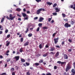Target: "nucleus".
<instances>
[{
  "instance_id": "1",
  "label": "nucleus",
  "mask_w": 75,
  "mask_h": 75,
  "mask_svg": "<svg viewBox=\"0 0 75 75\" xmlns=\"http://www.w3.org/2000/svg\"><path fill=\"white\" fill-rule=\"evenodd\" d=\"M15 17V16L12 17V15L11 14H10L9 18L8 16H7L6 17V18H7V19L9 20H13V19H14V18Z\"/></svg>"
},
{
  "instance_id": "2",
  "label": "nucleus",
  "mask_w": 75,
  "mask_h": 75,
  "mask_svg": "<svg viewBox=\"0 0 75 75\" xmlns=\"http://www.w3.org/2000/svg\"><path fill=\"white\" fill-rule=\"evenodd\" d=\"M71 68V64H69V63L67 64V67L66 69V72H68V70L69 69H70Z\"/></svg>"
},
{
  "instance_id": "3",
  "label": "nucleus",
  "mask_w": 75,
  "mask_h": 75,
  "mask_svg": "<svg viewBox=\"0 0 75 75\" xmlns=\"http://www.w3.org/2000/svg\"><path fill=\"white\" fill-rule=\"evenodd\" d=\"M41 11H45V9L43 8H40L37 11L36 14H40V13Z\"/></svg>"
},
{
  "instance_id": "4",
  "label": "nucleus",
  "mask_w": 75,
  "mask_h": 75,
  "mask_svg": "<svg viewBox=\"0 0 75 75\" xmlns=\"http://www.w3.org/2000/svg\"><path fill=\"white\" fill-rule=\"evenodd\" d=\"M64 26L65 27H66V28H68V27H70L71 25V24H69L68 23H66L64 24Z\"/></svg>"
},
{
  "instance_id": "5",
  "label": "nucleus",
  "mask_w": 75,
  "mask_h": 75,
  "mask_svg": "<svg viewBox=\"0 0 75 75\" xmlns=\"http://www.w3.org/2000/svg\"><path fill=\"white\" fill-rule=\"evenodd\" d=\"M58 40H59V38H56L54 39V44H57L58 43Z\"/></svg>"
},
{
  "instance_id": "6",
  "label": "nucleus",
  "mask_w": 75,
  "mask_h": 75,
  "mask_svg": "<svg viewBox=\"0 0 75 75\" xmlns=\"http://www.w3.org/2000/svg\"><path fill=\"white\" fill-rule=\"evenodd\" d=\"M54 50H55V48L54 47H50V49H49L50 51H53Z\"/></svg>"
},
{
  "instance_id": "7",
  "label": "nucleus",
  "mask_w": 75,
  "mask_h": 75,
  "mask_svg": "<svg viewBox=\"0 0 75 75\" xmlns=\"http://www.w3.org/2000/svg\"><path fill=\"white\" fill-rule=\"evenodd\" d=\"M14 59H16V61H17L18 60H19V58H20V56H15L14 57Z\"/></svg>"
},
{
  "instance_id": "8",
  "label": "nucleus",
  "mask_w": 75,
  "mask_h": 75,
  "mask_svg": "<svg viewBox=\"0 0 75 75\" xmlns=\"http://www.w3.org/2000/svg\"><path fill=\"white\" fill-rule=\"evenodd\" d=\"M64 59H68V57L67 55L66 54H64Z\"/></svg>"
},
{
  "instance_id": "9",
  "label": "nucleus",
  "mask_w": 75,
  "mask_h": 75,
  "mask_svg": "<svg viewBox=\"0 0 75 75\" xmlns=\"http://www.w3.org/2000/svg\"><path fill=\"white\" fill-rule=\"evenodd\" d=\"M59 52H57L55 55V57H56V58H57V57H58L59 56Z\"/></svg>"
},
{
  "instance_id": "10",
  "label": "nucleus",
  "mask_w": 75,
  "mask_h": 75,
  "mask_svg": "<svg viewBox=\"0 0 75 75\" xmlns=\"http://www.w3.org/2000/svg\"><path fill=\"white\" fill-rule=\"evenodd\" d=\"M48 54H49V52H46L45 53V54H43L42 56L44 57H45L47 56L48 55Z\"/></svg>"
},
{
  "instance_id": "11",
  "label": "nucleus",
  "mask_w": 75,
  "mask_h": 75,
  "mask_svg": "<svg viewBox=\"0 0 75 75\" xmlns=\"http://www.w3.org/2000/svg\"><path fill=\"white\" fill-rule=\"evenodd\" d=\"M28 44H29V42H27L24 43L23 45L24 46H27L28 45Z\"/></svg>"
},
{
  "instance_id": "12",
  "label": "nucleus",
  "mask_w": 75,
  "mask_h": 75,
  "mask_svg": "<svg viewBox=\"0 0 75 75\" xmlns=\"http://www.w3.org/2000/svg\"><path fill=\"white\" fill-rule=\"evenodd\" d=\"M6 42H8L6 44V46L8 47V45H10V42H8V40H7L6 41Z\"/></svg>"
},
{
  "instance_id": "13",
  "label": "nucleus",
  "mask_w": 75,
  "mask_h": 75,
  "mask_svg": "<svg viewBox=\"0 0 75 75\" xmlns=\"http://www.w3.org/2000/svg\"><path fill=\"white\" fill-rule=\"evenodd\" d=\"M55 10H56V11L55 12H58V11H60V9H58V8H55Z\"/></svg>"
},
{
  "instance_id": "14",
  "label": "nucleus",
  "mask_w": 75,
  "mask_h": 75,
  "mask_svg": "<svg viewBox=\"0 0 75 75\" xmlns=\"http://www.w3.org/2000/svg\"><path fill=\"white\" fill-rule=\"evenodd\" d=\"M22 14L23 17H27V16L26 15V14L24 13H22Z\"/></svg>"
},
{
  "instance_id": "15",
  "label": "nucleus",
  "mask_w": 75,
  "mask_h": 75,
  "mask_svg": "<svg viewBox=\"0 0 75 75\" xmlns=\"http://www.w3.org/2000/svg\"><path fill=\"white\" fill-rule=\"evenodd\" d=\"M19 51L20 52H22L23 51V48L21 47L19 50Z\"/></svg>"
},
{
  "instance_id": "16",
  "label": "nucleus",
  "mask_w": 75,
  "mask_h": 75,
  "mask_svg": "<svg viewBox=\"0 0 75 75\" xmlns=\"http://www.w3.org/2000/svg\"><path fill=\"white\" fill-rule=\"evenodd\" d=\"M10 71L11 72H14V68H12L11 69Z\"/></svg>"
},
{
  "instance_id": "17",
  "label": "nucleus",
  "mask_w": 75,
  "mask_h": 75,
  "mask_svg": "<svg viewBox=\"0 0 75 75\" xmlns=\"http://www.w3.org/2000/svg\"><path fill=\"white\" fill-rule=\"evenodd\" d=\"M21 61L22 62H25V60L23 59H21Z\"/></svg>"
},
{
  "instance_id": "18",
  "label": "nucleus",
  "mask_w": 75,
  "mask_h": 75,
  "mask_svg": "<svg viewBox=\"0 0 75 75\" xmlns=\"http://www.w3.org/2000/svg\"><path fill=\"white\" fill-rule=\"evenodd\" d=\"M39 48L41 49L42 48V43L40 44L39 45Z\"/></svg>"
},
{
  "instance_id": "19",
  "label": "nucleus",
  "mask_w": 75,
  "mask_h": 75,
  "mask_svg": "<svg viewBox=\"0 0 75 75\" xmlns=\"http://www.w3.org/2000/svg\"><path fill=\"white\" fill-rule=\"evenodd\" d=\"M47 4H48V5H49V6H51V5L52 4V3L50 2H47Z\"/></svg>"
},
{
  "instance_id": "20",
  "label": "nucleus",
  "mask_w": 75,
  "mask_h": 75,
  "mask_svg": "<svg viewBox=\"0 0 75 75\" xmlns=\"http://www.w3.org/2000/svg\"><path fill=\"white\" fill-rule=\"evenodd\" d=\"M44 61V60L43 59H41L39 62L41 64V63H42V62H43Z\"/></svg>"
},
{
  "instance_id": "21",
  "label": "nucleus",
  "mask_w": 75,
  "mask_h": 75,
  "mask_svg": "<svg viewBox=\"0 0 75 75\" xmlns=\"http://www.w3.org/2000/svg\"><path fill=\"white\" fill-rule=\"evenodd\" d=\"M65 64V65L66 64V62H61V65H64V64Z\"/></svg>"
},
{
  "instance_id": "22",
  "label": "nucleus",
  "mask_w": 75,
  "mask_h": 75,
  "mask_svg": "<svg viewBox=\"0 0 75 75\" xmlns=\"http://www.w3.org/2000/svg\"><path fill=\"white\" fill-rule=\"evenodd\" d=\"M43 29H48V27L47 26H44L42 28Z\"/></svg>"
},
{
  "instance_id": "23",
  "label": "nucleus",
  "mask_w": 75,
  "mask_h": 75,
  "mask_svg": "<svg viewBox=\"0 0 75 75\" xmlns=\"http://www.w3.org/2000/svg\"><path fill=\"white\" fill-rule=\"evenodd\" d=\"M62 17H66V15H65V14H64V13H62Z\"/></svg>"
},
{
  "instance_id": "24",
  "label": "nucleus",
  "mask_w": 75,
  "mask_h": 75,
  "mask_svg": "<svg viewBox=\"0 0 75 75\" xmlns=\"http://www.w3.org/2000/svg\"><path fill=\"white\" fill-rule=\"evenodd\" d=\"M51 20H52V17H51V18H49L48 19V21H49V22H50L51 21Z\"/></svg>"
},
{
  "instance_id": "25",
  "label": "nucleus",
  "mask_w": 75,
  "mask_h": 75,
  "mask_svg": "<svg viewBox=\"0 0 75 75\" xmlns=\"http://www.w3.org/2000/svg\"><path fill=\"white\" fill-rule=\"evenodd\" d=\"M32 34H31V33H29L28 35V36L29 37H31L32 36Z\"/></svg>"
},
{
  "instance_id": "26",
  "label": "nucleus",
  "mask_w": 75,
  "mask_h": 75,
  "mask_svg": "<svg viewBox=\"0 0 75 75\" xmlns=\"http://www.w3.org/2000/svg\"><path fill=\"white\" fill-rule=\"evenodd\" d=\"M71 24H72V25H74V23H75V22L72 21L71 22Z\"/></svg>"
},
{
  "instance_id": "27",
  "label": "nucleus",
  "mask_w": 75,
  "mask_h": 75,
  "mask_svg": "<svg viewBox=\"0 0 75 75\" xmlns=\"http://www.w3.org/2000/svg\"><path fill=\"white\" fill-rule=\"evenodd\" d=\"M25 64L27 66H29V65H30V63L27 62H26Z\"/></svg>"
},
{
  "instance_id": "28",
  "label": "nucleus",
  "mask_w": 75,
  "mask_h": 75,
  "mask_svg": "<svg viewBox=\"0 0 75 75\" xmlns=\"http://www.w3.org/2000/svg\"><path fill=\"white\" fill-rule=\"evenodd\" d=\"M17 11H21V9L20 8H17L16 9Z\"/></svg>"
},
{
  "instance_id": "29",
  "label": "nucleus",
  "mask_w": 75,
  "mask_h": 75,
  "mask_svg": "<svg viewBox=\"0 0 75 75\" xmlns=\"http://www.w3.org/2000/svg\"><path fill=\"white\" fill-rule=\"evenodd\" d=\"M4 18H2L1 20V23H3L4 21Z\"/></svg>"
},
{
  "instance_id": "30",
  "label": "nucleus",
  "mask_w": 75,
  "mask_h": 75,
  "mask_svg": "<svg viewBox=\"0 0 75 75\" xmlns=\"http://www.w3.org/2000/svg\"><path fill=\"white\" fill-rule=\"evenodd\" d=\"M64 20L65 21H66V22H67L68 21V19L67 18L66 19H64Z\"/></svg>"
},
{
  "instance_id": "31",
  "label": "nucleus",
  "mask_w": 75,
  "mask_h": 75,
  "mask_svg": "<svg viewBox=\"0 0 75 75\" xmlns=\"http://www.w3.org/2000/svg\"><path fill=\"white\" fill-rule=\"evenodd\" d=\"M35 1H36L38 3H39V2H41V0H35Z\"/></svg>"
},
{
  "instance_id": "32",
  "label": "nucleus",
  "mask_w": 75,
  "mask_h": 75,
  "mask_svg": "<svg viewBox=\"0 0 75 75\" xmlns=\"http://www.w3.org/2000/svg\"><path fill=\"white\" fill-rule=\"evenodd\" d=\"M10 34L8 35L7 36V38H10Z\"/></svg>"
},
{
  "instance_id": "33",
  "label": "nucleus",
  "mask_w": 75,
  "mask_h": 75,
  "mask_svg": "<svg viewBox=\"0 0 75 75\" xmlns=\"http://www.w3.org/2000/svg\"><path fill=\"white\" fill-rule=\"evenodd\" d=\"M35 65L36 66H38L39 65V63H35Z\"/></svg>"
},
{
  "instance_id": "34",
  "label": "nucleus",
  "mask_w": 75,
  "mask_h": 75,
  "mask_svg": "<svg viewBox=\"0 0 75 75\" xmlns=\"http://www.w3.org/2000/svg\"><path fill=\"white\" fill-rule=\"evenodd\" d=\"M57 6V4H54V5L53 6V7H56V6Z\"/></svg>"
},
{
  "instance_id": "35",
  "label": "nucleus",
  "mask_w": 75,
  "mask_h": 75,
  "mask_svg": "<svg viewBox=\"0 0 75 75\" xmlns=\"http://www.w3.org/2000/svg\"><path fill=\"white\" fill-rule=\"evenodd\" d=\"M42 25V23H40L38 24V26H39V27H41Z\"/></svg>"
},
{
  "instance_id": "36",
  "label": "nucleus",
  "mask_w": 75,
  "mask_h": 75,
  "mask_svg": "<svg viewBox=\"0 0 75 75\" xmlns=\"http://www.w3.org/2000/svg\"><path fill=\"white\" fill-rule=\"evenodd\" d=\"M52 14L54 15V16H57V13H52Z\"/></svg>"
},
{
  "instance_id": "37",
  "label": "nucleus",
  "mask_w": 75,
  "mask_h": 75,
  "mask_svg": "<svg viewBox=\"0 0 75 75\" xmlns=\"http://www.w3.org/2000/svg\"><path fill=\"white\" fill-rule=\"evenodd\" d=\"M8 29H6V30H5V33L6 34H7V33H8Z\"/></svg>"
},
{
  "instance_id": "38",
  "label": "nucleus",
  "mask_w": 75,
  "mask_h": 75,
  "mask_svg": "<svg viewBox=\"0 0 75 75\" xmlns=\"http://www.w3.org/2000/svg\"><path fill=\"white\" fill-rule=\"evenodd\" d=\"M10 60H11L10 58L8 59H7V62H10Z\"/></svg>"
},
{
  "instance_id": "39",
  "label": "nucleus",
  "mask_w": 75,
  "mask_h": 75,
  "mask_svg": "<svg viewBox=\"0 0 75 75\" xmlns=\"http://www.w3.org/2000/svg\"><path fill=\"white\" fill-rule=\"evenodd\" d=\"M23 38H21V42H23Z\"/></svg>"
},
{
  "instance_id": "40",
  "label": "nucleus",
  "mask_w": 75,
  "mask_h": 75,
  "mask_svg": "<svg viewBox=\"0 0 75 75\" xmlns=\"http://www.w3.org/2000/svg\"><path fill=\"white\" fill-rule=\"evenodd\" d=\"M62 45H65V42L64 41H63L62 42Z\"/></svg>"
},
{
  "instance_id": "41",
  "label": "nucleus",
  "mask_w": 75,
  "mask_h": 75,
  "mask_svg": "<svg viewBox=\"0 0 75 75\" xmlns=\"http://www.w3.org/2000/svg\"><path fill=\"white\" fill-rule=\"evenodd\" d=\"M54 69H57V67L56 66H54Z\"/></svg>"
},
{
  "instance_id": "42",
  "label": "nucleus",
  "mask_w": 75,
  "mask_h": 75,
  "mask_svg": "<svg viewBox=\"0 0 75 75\" xmlns=\"http://www.w3.org/2000/svg\"><path fill=\"white\" fill-rule=\"evenodd\" d=\"M57 34V33H54L53 34L52 36L53 37H54L55 35Z\"/></svg>"
},
{
  "instance_id": "43",
  "label": "nucleus",
  "mask_w": 75,
  "mask_h": 75,
  "mask_svg": "<svg viewBox=\"0 0 75 75\" xmlns=\"http://www.w3.org/2000/svg\"><path fill=\"white\" fill-rule=\"evenodd\" d=\"M7 75L6 73H3L2 74H1V75Z\"/></svg>"
},
{
  "instance_id": "44",
  "label": "nucleus",
  "mask_w": 75,
  "mask_h": 75,
  "mask_svg": "<svg viewBox=\"0 0 75 75\" xmlns=\"http://www.w3.org/2000/svg\"><path fill=\"white\" fill-rule=\"evenodd\" d=\"M39 30H40V28L38 27L37 29V31L38 32V31H39Z\"/></svg>"
},
{
  "instance_id": "45",
  "label": "nucleus",
  "mask_w": 75,
  "mask_h": 75,
  "mask_svg": "<svg viewBox=\"0 0 75 75\" xmlns=\"http://www.w3.org/2000/svg\"><path fill=\"white\" fill-rule=\"evenodd\" d=\"M17 16L18 17H19L21 18V15H19V14H17Z\"/></svg>"
},
{
  "instance_id": "46",
  "label": "nucleus",
  "mask_w": 75,
  "mask_h": 75,
  "mask_svg": "<svg viewBox=\"0 0 75 75\" xmlns=\"http://www.w3.org/2000/svg\"><path fill=\"white\" fill-rule=\"evenodd\" d=\"M74 6H73V5H71V6H70V8H72L73 9H74V7H73Z\"/></svg>"
},
{
  "instance_id": "47",
  "label": "nucleus",
  "mask_w": 75,
  "mask_h": 75,
  "mask_svg": "<svg viewBox=\"0 0 75 75\" xmlns=\"http://www.w3.org/2000/svg\"><path fill=\"white\" fill-rule=\"evenodd\" d=\"M27 75H30V72H28L26 73Z\"/></svg>"
},
{
  "instance_id": "48",
  "label": "nucleus",
  "mask_w": 75,
  "mask_h": 75,
  "mask_svg": "<svg viewBox=\"0 0 75 75\" xmlns=\"http://www.w3.org/2000/svg\"><path fill=\"white\" fill-rule=\"evenodd\" d=\"M30 69H32V70H34V68L32 67H30Z\"/></svg>"
},
{
  "instance_id": "49",
  "label": "nucleus",
  "mask_w": 75,
  "mask_h": 75,
  "mask_svg": "<svg viewBox=\"0 0 75 75\" xmlns=\"http://www.w3.org/2000/svg\"><path fill=\"white\" fill-rule=\"evenodd\" d=\"M57 63L60 64H61V62L60 61H58L57 62Z\"/></svg>"
},
{
  "instance_id": "50",
  "label": "nucleus",
  "mask_w": 75,
  "mask_h": 75,
  "mask_svg": "<svg viewBox=\"0 0 75 75\" xmlns=\"http://www.w3.org/2000/svg\"><path fill=\"white\" fill-rule=\"evenodd\" d=\"M68 41L69 42H72V40L71 39H69Z\"/></svg>"
},
{
  "instance_id": "51",
  "label": "nucleus",
  "mask_w": 75,
  "mask_h": 75,
  "mask_svg": "<svg viewBox=\"0 0 75 75\" xmlns=\"http://www.w3.org/2000/svg\"><path fill=\"white\" fill-rule=\"evenodd\" d=\"M50 53L51 54H52V55H54L55 54V53H54L53 52H50Z\"/></svg>"
},
{
  "instance_id": "52",
  "label": "nucleus",
  "mask_w": 75,
  "mask_h": 75,
  "mask_svg": "<svg viewBox=\"0 0 75 75\" xmlns=\"http://www.w3.org/2000/svg\"><path fill=\"white\" fill-rule=\"evenodd\" d=\"M28 28H27L26 29V30L25 31V32L26 33H27V32H28Z\"/></svg>"
},
{
  "instance_id": "53",
  "label": "nucleus",
  "mask_w": 75,
  "mask_h": 75,
  "mask_svg": "<svg viewBox=\"0 0 75 75\" xmlns=\"http://www.w3.org/2000/svg\"><path fill=\"white\" fill-rule=\"evenodd\" d=\"M34 20H37L38 19V17H36L34 18Z\"/></svg>"
},
{
  "instance_id": "54",
  "label": "nucleus",
  "mask_w": 75,
  "mask_h": 75,
  "mask_svg": "<svg viewBox=\"0 0 75 75\" xmlns=\"http://www.w3.org/2000/svg\"><path fill=\"white\" fill-rule=\"evenodd\" d=\"M40 19H41L42 21V20H44V18L42 17H40Z\"/></svg>"
},
{
  "instance_id": "55",
  "label": "nucleus",
  "mask_w": 75,
  "mask_h": 75,
  "mask_svg": "<svg viewBox=\"0 0 75 75\" xmlns=\"http://www.w3.org/2000/svg\"><path fill=\"white\" fill-rule=\"evenodd\" d=\"M74 7H73V9L75 10V4H74Z\"/></svg>"
},
{
  "instance_id": "56",
  "label": "nucleus",
  "mask_w": 75,
  "mask_h": 75,
  "mask_svg": "<svg viewBox=\"0 0 75 75\" xmlns=\"http://www.w3.org/2000/svg\"><path fill=\"white\" fill-rule=\"evenodd\" d=\"M12 75H15V72H13L12 73Z\"/></svg>"
},
{
  "instance_id": "57",
  "label": "nucleus",
  "mask_w": 75,
  "mask_h": 75,
  "mask_svg": "<svg viewBox=\"0 0 75 75\" xmlns=\"http://www.w3.org/2000/svg\"><path fill=\"white\" fill-rule=\"evenodd\" d=\"M46 75H51V73H50L47 74H46Z\"/></svg>"
},
{
  "instance_id": "58",
  "label": "nucleus",
  "mask_w": 75,
  "mask_h": 75,
  "mask_svg": "<svg viewBox=\"0 0 75 75\" xmlns=\"http://www.w3.org/2000/svg\"><path fill=\"white\" fill-rule=\"evenodd\" d=\"M68 51L69 52H71L72 51V50L71 49H69L68 50Z\"/></svg>"
},
{
  "instance_id": "59",
  "label": "nucleus",
  "mask_w": 75,
  "mask_h": 75,
  "mask_svg": "<svg viewBox=\"0 0 75 75\" xmlns=\"http://www.w3.org/2000/svg\"><path fill=\"white\" fill-rule=\"evenodd\" d=\"M9 52H10V50H8L7 51L6 53V54H8V53H9Z\"/></svg>"
},
{
  "instance_id": "60",
  "label": "nucleus",
  "mask_w": 75,
  "mask_h": 75,
  "mask_svg": "<svg viewBox=\"0 0 75 75\" xmlns=\"http://www.w3.org/2000/svg\"><path fill=\"white\" fill-rule=\"evenodd\" d=\"M27 14H30V12L29 11H27Z\"/></svg>"
},
{
  "instance_id": "61",
  "label": "nucleus",
  "mask_w": 75,
  "mask_h": 75,
  "mask_svg": "<svg viewBox=\"0 0 75 75\" xmlns=\"http://www.w3.org/2000/svg\"><path fill=\"white\" fill-rule=\"evenodd\" d=\"M56 47H57V48H60V47L59 45L56 46Z\"/></svg>"
},
{
  "instance_id": "62",
  "label": "nucleus",
  "mask_w": 75,
  "mask_h": 75,
  "mask_svg": "<svg viewBox=\"0 0 75 75\" xmlns=\"http://www.w3.org/2000/svg\"><path fill=\"white\" fill-rule=\"evenodd\" d=\"M45 47L46 48H48V47H49V46H48V45H46V46H45Z\"/></svg>"
},
{
  "instance_id": "63",
  "label": "nucleus",
  "mask_w": 75,
  "mask_h": 75,
  "mask_svg": "<svg viewBox=\"0 0 75 75\" xmlns=\"http://www.w3.org/2000/svg\"><path fill=\"white\" fill-rule=\"evenodd\" d=\"M3 58V57L2 55H0V58H1V59Z\"/></svg>"
},
{
  "instance_id": "64",
  "label": "nucleus",
  "mask_w": 75,
  "mask_h": 75,
  "mask_svg": "<svg viewBox=\"0 0 75 75\" xmlns=\"http://www.w3.org/2000/svg\"><path fill=\"white\" fill-rule=\"evenodd\" d=\"M42 20H41L40 19H39V22H42Z\"/></svg>"
}]
</instances>
